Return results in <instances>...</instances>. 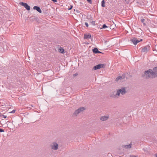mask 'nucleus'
<instances>
[{
	"label": "nucleus",
	"instance_id": "nucleus-15",
	"mask_svg": "<svg viewBox=\"0 0 157 157\" xmlns=\"http://www.w3.org/2000/svg\"><path fill=\"white\" fill-rule=\"evenodd\" d=\"M98 50L97 48H94L93 49V52L94 53H97Z\"/></svg>",
	"mask_w": 157,
	"mask_h": 157
},
{
	"label": "nucleus",
	"instance_id": "nucleus-12",
	"mask_svg": "<svg viewBox=\"0 0 157 157\" xmlns=\"http://www.w3.org/2000/svg\"><path fill=\"white\" fill-rule=\"evenodd\" d=\"M91 37V35L90 34H87L84 35V38L85 39H89Z\"/></svg>",
	"mask_w": 157,
	"mask_h": 157
},
{
	"label": "nucleus",
	"instance_id": "nucleus-14",
	"mask_svg": "<svg viewBox=\"0 0 157 157\" xmlns=\"http://www.w3.org/2000/svg\"><path fill=\"white\" fill-rule=\"evenodd\" d=\"M59 52L62 53H64V50L62 48H60L58 50Z\"/></svg>",
	"mask_w": 157,
	"mask_h": 157
},
{
	"label": "nucleus",
	"instance_id": "nucleus-21",
	"mask_svg": "<svg viewBox=\"0 0 157 157\" xmlns=\"http://www.w3.org/2000/svg\"><path fill=\"white\" fill-rule=\"evenodd\" d=\"M85 25H86V26L87 27H88V23H87V22H86V23H85Z\"/></svg>",
	"mask_w": 157,
	"mask_h": 157
},
{
	"label": "nucleus",
	"instance_id": "nucleus-11",
	"mask_svg": "<svg viewBox=\"0 0 157 157\" xmlns=\"http://www.w3.org/2000/svg\"><path fill=\"white\" fill-rule=\"evenodd\" d=\"M149 50V48L145 47L144 48H143L142 50V51L143 52H147Z\"/></svg>",
	"mask_w": 157,
	"mask_h": 157
},
{
	"label": "nucleus",
	"instance_id": "nucleus-23",
	"mask_svg": "<svg viewBox=\"0 0 157 157\" xmlns=\"http://www.w3.org/2000/svg\"><path fill=\"white\" fill-rule=\"evenodd\" d=\"M4 132V131L3 129H2L1 128H0V132Z\"/></svg>",
	"mask_w": 157,
	"mask_h": 157
},
{
	"label": "nucleus",
	"instance_id": "nucleus-5",
	"mask_svg": "<svg viewBox=\"0 0 157 157\" xmlns=\"http://www.w3.org/2000/svg\"><path fill=\"white\" fill-rule=\"evenodd\" d=\"M85 110V108L84 107H81L78 109L75 110V112H74V114L75 115H77L78 114L80 113H81L83 111Z\"/></svg>",
	"mask_w": 157,
	"mask_h": 157
},
{
	"label": "nucleus",
	"instance_id": "nucleus-19",
	"mask_svg": "<svg viewBox=\"0 0 157 157\" xmlns=\"http://www.w3.org/2000/svg\"><path fill=\"white\" fill-rule=\"evenodd\" d=\"M144 21H145V19H141V21L142 22V23H144Z\"/></svg>",
	"mask_w": 157,
	"mask_h": 157
},
{
	"label": "nucleus",
	"instance_id": "nucleus-26",
	"mask_svg": "<svg viewBox=\"0 0 157 157\" xmlns=\"http://www.w3.org/2000/svg\"><path fill=\"white\" fill-rule=\"evenodd\" d=\"M95 23V22L94 21H92V23H93V24H94Z\"/></svg>",
	"mask_w": 157,
	"mask_h": 157
},
{
	"label": "nucleus",
	"instance_id": "nucleus-20",
	"mask_svg": "<svg viewBox=\"0 0 157 157\" xmlns=\"http://www.w3.org/2000/svg\"><path fill=\"white\" fill-rule=\"evenodd\" d=\"M89 3H91V0H86Z\"/></svg>",
	"mask_w": 157,
	"mask_h": 157
},
{
	"label": "nucleus",
	"instance_id": "nucleus-13",
	"mask_svg": "<svg viewBox=\"0 0 157 157\" xmlns=\"http://www.w3.org/2000/svg\"><path fill=\"white\" fill-rule=\"evenodd\" d=\"M123 78L122 77L119 76L116 79V81H120L122 80L123 78Z\"/></svg>",
	"mask_w": 157,
	"mask_h": 157
},
{
	"label": "nucleus",
	"instance_id": "nucleus-1",
	"mask_svg": "<svg viewBox=\"0 0 157 157\" xmlns=\"http://www.w3.org/2000/svg\"><path fill=\"white\" fill-rule=\"evenodd\" d=\"M153 71L151 70H149L145 71L144 73L146 78H147L150 77L151 78H155L157 76L156 73L157 71V67H155L153 69Z\"/></svg>",
	"mask_w": 157,
	"mask_h": 157
},
{
	"label": "nucleus",
	"instance_id": "nucleus-7",
	"mask_svg": "<svg viewBox=\"0 0 157 157\" xmlns=\"http://www.w3.org/2000/svg\"><path fill=\"white\" fill-rule=\"evenodd\" d=\"M131 41L132 42L134 45H136L138 43L142 41V39H140V40H137L136 38H133L131 39Z\"/></svg>",
	"mask_w": 157,
	"mask_h": 157
},
{
	"label": "nucleus",
	"instance_id": "nucleus-10",
	"mask_svg": "<svg viewBox=\"0 0 157 157\" xmlns=\"http://www.w3.org/2000/svg\"><path fill=\"white\" fill-rule=\"evenodd\" d=\"M33 9L35 10H36L39 13H42V11L40 9V8L37 6H34L33 7Z\"/></svg>",
	"mask_w": 157,
	"mask_h": 157
},
{
	"label": "nucleus",
	"instance_id": "nucleus-4",
	"mask_svg": "<svg viewBox=\"0 0 157 157\" xmlns=\"http://www.w3.org/2000/svg\"><path fill=\"white\" fill-rule=\"evenodd\" d=\"M51 148L54 150H57L58 149V145L56 142H53L51 145Z\"/></svg>",
	"mask_w": 157,
	"mask_h": 157
},
{
	"label": "nucleus",
	"instance_id": "nucleus-17",
	"mask_svg": "<svg viewBox=\"0 0 157 157\" xmlns=\"http://www.w3.org/2000/svg\"><path fill=\"white\" fill-rule=\"evenodd\" d=\"M107 27V26L105 25L104 24L102 26V28L105 29V28H106Z\"/></svg>",
	"mask_w": 157,
	"mask_h": 157
},
{
	"label": "nucleus",
	"instance_id": "nucleus-18",
	"mask_svg": "<svg viewBox=\"0 0 157 157\" xmlns=\"http://www.w3.org/2000/svg\"><path fill=\"white\" fill-rule=\"evenodd\" d=\"M15 112V110H13V111H12L10 112L9 113H13Z\"/></svg>",
	"mask_w": 157,
	"mask_h": 157
},
{
	"label": "nucleus",
	"instance_id": "nucleus-2",
	"mask_svg": "<svg viewBox=\"0 0 157 157\" xmlns=\"http://www.w3.org/2000/svg\"><path fill=\"white\" fill-rule=\"evenodd\" d=\"M126 91L125 88L122 87L120 89L118 90L117 92L116 95H114L113 94L111 95V97L113 98H118L120 96V94L122 95H124L126 93Z\"/></svg>",
	"mask_w": 157,
	"mask_h": 157
},
{
	"label": "nucleus",
	"instance_id": "nucleus-9",
	"mask_svg": "<svg viewBox=\"0 0 157 157\" xmlns=\"http://www.w3.org/2000/svg\"><path fill=\"white\" fill-rule=\"evenodd\" d=\"M132 144H129L128 145H124L122 146V147L125 149L130 148L131 147Z\"/></svg>",
	"mask_w": 157,
	"mask_h": 157
},
{
	"label": "nucleus",
	"instance_id": "nucleus-22",
	"mask_svg": "<svg viewBox=\"0 0 157 157\" xmlns=\"http://www.w3.org/2000/svg\"><path fill=\"white\" fill-rule=\"evenodd\" d=\"M2 117L4 118H6L7 117V116L6 115H3L2 116Z\"/></svg>",
	"mask_w": 157,
	"mask_h": 157
},
{
	"label": "nucleus",
	"instance_id": "nucleus-25",
	"mask_svg": "<svg viewBox=\"0 0 157 157\" xmlns=\"http://www.w3.org/2000/svg\"><path fill=\"white\" fill-rule=\"evenodd\" d=\"M77 75H78V74H74L73 75H74V76H75Z\"/></svg>",
	"mask_w": 157,
	"mask_h": 157
},
{
	"label": "nucleus",
	"instance_id": "nucleus-29",
	"mask_svg": "<svg viewBox=\"0 0 157 157\" xmlns=\"http://www.w3.org/2000/svg\"><path fill=\"white\" fill-rule=\"evenodd\" d=\"M72 6H71V8L70 9H70V10L72 8Z\"/></svg>",
	"mask_w": 157,
	"mask_h": 157
},
{
	"label": "nucleus",
	"instance_id": "nucleus-3",
	"mask_svg": "<svg viewBox=\"0 0 157 157\" xmlns=\"http://www.w3.org/2000/svg\"><path fill=\"white\" fill-rule=\"evenodd\" d=\"M105 66V65L104 64L100 63L94 66L93 67V69L96 70L100 69L101 68H104Z\"/></svg>",
	"mask_w": 157,
	"mask_h": 157
},
{
	"label": "nucleus",
	"instance_id": "nucleus-28",
	"mask_svg": "<svg viewBox=\"0 0 157 157\" xmlns=\"http://www.w3.org/2000/svg\"><path fill=\"white\" fill-rule=\"evenodd\" d=\"M155 157H157V154H156L155 155Z\"/></svg>",
	"mask_w": 157,
	"mask_h": 157
},
{
	"label": "nucleus",
	"instance_id": "nucleus-27",
	"mask_svg": "<svg viewBox=\"0 0 157 157\" xmlns=\"http://www.w3.org/2000/svg\"><path fill=\"white\" fill-rule=\"evenodd\" d=\"M101 53V52L98 51V52L97 53Z\"/></svg>",
	"mask_w": 157,
	"mask_h": 157
},
{
	"label": "nucleus",
	"instance_id": "nucleus-30",
	"mask_svg": "<svg viewBox=\"0 0 157 157\" xmlns=\"http://www.w3.org/2000/svg\"><path fill=\"white\" fill-rule=\"evenodd\" d=\"M144 25H145V23H144Z\"/></svg>",
	"mask_w": 157,
	"mask_h": 157
},
{
	"label": "nucleus",
	"instance_id": "nucleus-6",
	"mask_svg": "<svg viewBox=\"0 0 157 157\" xmlns=\"http://www.w3.org/2000/svg\"><path fill=\"white\" fill-rule=\"evenodd\" d=\"M19 4L20 5L24 6L28 10H30V7L27 3L21 2H20Z\"/></svg>",
	"mask_w": 157,
	"mask_h": 157
},
{
	"label": "nucleus",
	"instance_id": "nucleus-8",
	"mask_svg": "<svg viewBox=\"0 0 157 157\" xmlns=\"http://www.w3.org/2000/svg\"><path fill=\"white\" fill-rule=\"evenodd\" d=\"M109 118V115H105L100 117V120L102 121H105L107 120Z\"/></svg>",
	"mask_w": 157,
	"mask_h": 157
},
{
	"label": "nucleus",
	"instance_id": "nucleus-24",
	"mask_svg": "<svg viewBox=\"0 0 157 157\" xmlns=\"http://www.w3.org/2000/svg\"><path fill=\"white\" fill-rule=\"evenodd\" d=\"M130 157H136V156L134 155H131L130 156Z\"/></svg>",
	"mask_w": 157,
	"mask_h": 157
},
{
	"label": "nucleus",
	"instance_id": "nucleus-16",
	"mask_svg": "<svg viewBox=\"0 0 157 157\" xmlns=\"http://www.w3.org/2000/svg\"><path fill=\"white\" fill-rule=\"evenodd\" d=\"M101 6L103 7H105V2L104 0H103L102 1Z\"/></svg>",
	"mask_w": 157,
	"mask_h": 157
}]
</instances>
